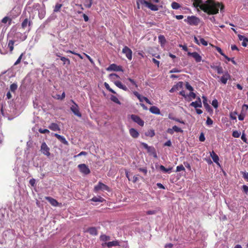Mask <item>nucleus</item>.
Returning a JSON list of instances; mask_svg holds the SVG:
<instances>
[{"mask_svg":"<svg viewBox=\"0 0 248 248\" xmlns=\"http://www.w3.org/2000/svg\"><path fill=\"white\" fill-rule=\"evenodd\" d=\"M193 4L195 7H199L208 15H216L218 13L219 9L221 12L224 9L222 3L216 2L214 0H207L205 3H203L202 0H194Z\"/></svg>","mask_w":248,"mask_h":248,"instance_id":"f257e3e1","label":"nucleus"},{"mask_svg":"<svg viewBox=\"0 0 248 248\" xmlns=\"http://www.w3.org/2000/svg\"><path fill=\"white\" fill-rule=\"evenodd\" d=\"M184 21L192 26H197L200 22V19L194 16H188L187 19H185Z\"/></svg>","mask_w":248,"mask_h":248,"instance_id":"f03ea898","label":"nucleus"},{"mask_svg":"<svg viewBox=\"0 0 248 248\" xmlns=\"http://www.w3.org/2000/svg\"><path fill=\"white\" fill-rule=\"evenodd\" d=\"M71 102L73 104V105L70 107L71 110L73 112V113L78 117H81L82 114L79 111V109L78 105L76 103V102L73 100H71Z\"/></svg>","mask_w":248,"mask_h":248,"instance_id":"7ed1b4c3","label":"nucleus"},{"mask_svg":"<svg viewBox=\"0 0 248 248\" xmlns=\"http://www.w3.org/2000/svg\"><path fill=\"white\" fill-rule=\"evenodd\" d=\"M142 146L147 150V152L151 155H153L154 157H157V155L155 148L153 146H149L147 144L144 142L141 143Z\"/></svg>","mask_w":248,"mask_h":248,"instance_id":"20e7f679","label":"nucleus"},{"mask_svg":"<svg viewBox=\"0 0 248 248\" xmlns=\"http://www.w3.org/2000/svg\"><path fill=\"white\" fill-rule=\"evenodd\" d=\"M140 3L142 4H145L146 7L154 11H156L158 10V6L156 5L153 4L150 2L145 0H140Z\"/></svg>","mask_w":248,"mask_h":248,"instance_id":"39448f33","label":"nucleus"},{"mask_svg":"<svg viewBox=\"0 0 248 248\" xmlns=\"http://www.w3.org/2000/svg\"><path fill=\"white\" fill-rule=\"evenodd\" d=\"M122 52L125 55V56L129 60H131L132 58V51L127 46H124L122 50Z\"/></svg>","mask_w":248,"mask_h":248,"instance_id":"423d86ee","label":"nucleus"},{"mask_svg":"<svg viewBox=\"0 0 248 248\" xmlns=\"http://www.w3.org/2000/svg\"><path fill=\"white\" fill-rule=\"evenodd\" d=\"M131 119L135 123L138 124L139 125L143 126L144 124V122L138 115L132 114L131 115Z\"/></svg>","mask_w":248,"mask_h":248,"instance_id":"0eeeda50","label":"nucleus"},{"mask_svg":"<svg viewBox=\"0 0 248 248\" xmlns=\"http://www.w3.org/2000/svg\"><path fill=\"white\" fill-rule=\"evenodd\" d=\"M41 151L44 155H46L47 156L50 155L49 148L45 142H43L41 144Z\"/></svg>","mask_w":248,"mask_h":248,"instance_id":"6e6552de","label":"nucleus"},{"mask_svg":"<svg viewBox=\"0 0 248 248\" xmlns=\"http://www.w3.org/2000/svg\"><path fill=\"white\" fill-rule=\"evenodd\" d=\"M108 189V186L101 182H99L98 184L94 187V191L95 192H98L100 190H107Z\"/></svg>","mask_w":248,"mask_h":248,"instance_id":"1a4fd4ad","label":"nucleus"},{"mask_svg":"<svg viewBox=\"0 0 248 248\" xmlns=\"http://www.w3.org/2000/svg\"><path fill=\"white\" fill-rule=\"evenodd\" d=\"M187 55L192 57L197 62H199L202 61V57L197 52L187 53Z\"/></svg>","mask_w":248,"mask_h":248,"instance_id":"9d476101","label":"nucleus"},{"mask_svg":"<svg viewBox=\"0 0 248 248\" xmlns=\"http://www.w3.org/2000/svg\"><path fill=\"white\" fill-rule=\"evenodd\" d=\"M126 175L128 179L133 183H135L138 180L139 177L137 176L133 175L131 173V171H126Z\"/></svg>","mask_w":248,"mask_h":248,"instance_id":"9b49d317","label":"nucleus"},{"mask_svg":"<svg viewBox=\"0 0 248 248\" xmlns=\"http://www.w3.org/2000/svg\"><path fill=\"white\" fill-rule=\"evenodd\" d=\"M231 78V76L228 72H226L220 78V81L223 84H226L229 79Z\"/></svg>","mask_w":248,"mask_h":248,"instance_id":"f8f14e48","label":"nucleus"},{"mask_svg":"<svg viewBox=\"0 0 248 248\" xmlns=\"http://www.w3.org/2000/svg\"><path fill=\"white\" fill-rule=\"evenodd\" d=\"M109 71H123V70L121 66L113 63L109 65Z\"/></svg>","mask_w":248,"mask_h":248,"instance_id":"ddd939ff","label":"nucleus"},{"mask_svg":"<svg viewBox=\"0 0 248 248\" xmlns=\"http://www.w3.org/2000/svg\"><path fill=\"white\" fill-rule=\"evenodd\" d=\"M108 237L105 235H102L100 236V240L103 242L102 243V246L105 248L106 247H108Z\"/></svg>","mask_w":248,"mask_h":248,"instance_id":"4468645a","label":"nucleus"},{"mask_svg":"<svg viewBox=\"0 0 248 248\" xmlns=\"http://www.w3.org/2000/svg\"><path fill=\"white\" fill-rule=\"evenodd\" d=\"M54 136L56 137L63 144L67 145L68 144V141L66 140L65 138L58 134L55 133Z\"/></svg>","mask_w":248,"mask_h":248,"instance_id":"2eb2a0df","label":"nucleus"},{"mask_svg":"<svg viewBox=\"0 0 248 248\" xmlns=\"http://www.w3.org/2000/svg\"><path fill=\"white\" fill-rule=\"evenodd\" d=\"M210 156L212 157L213 160L214 162L217 163L218 165H219V157L218 155L215 153V152L214 151H212L210 153Z\"/></svg>","mask_w":248,"mask_h":248,"instance_id":"dca6fc26","label":"nucleus"},{"mask_svg":"<svg viewBox=\"0 0 248 248\" xmlns=\"http://www.w3.org/2000/svg\"><path fill=\"white\" fill-rule=\"evenodd\" d=\"M190 106L194 107L195 108H197L198 107L201 108L202 106L201 100L200 97H198L197 100L195 102H192L190 104Z\"/></svg>","mask_w":248,"mask_h":248,"instance_id":"f3484780","label":"nucleus"},{"mask_svg":"<svg viewBox=\"0 0 248 248\" xmlns=\"http://www.w3.org/2000/svg\"><path fill=\"white\" fill-rule=\"evenodd\" d=\"M45 199L49 202V203L53 206H57L58 205V202L54 199L50 197H46Z\"/></svg>","mask_w":248,"mask_h":248,"instance_id":"a211bd4d","label":"nucleus"},{"mask_svg":"<svg viewBox=\"0 0 248 248\" xmlns=\"http://www.w3.org/2000/svg\"><path fill=\"white\" fill-rule=\"evenodd\" d=\"M129 133L133 138H137L139 136V133L135 128H131L129 129Z\"/></svg>","mask_w":248,"mask_h":248,"instance_id":"6ab92c4d","label":"nucleus"},{"mask_svg":"<svg viewBox=\"0 0 248 248\" xmlns=\"http://www.w3.org/2000/svg\"><path fill=\"white\" fill-rule=\"evenodd\" d=\"M48 128L50 130H51L52 131H60V128L59 126L58 125V124H57L54 123H51L48 126Z\"/></svg>","mask_w":248,"mask_h":248,"instance_id":"aec40b11","label":"nucleus"},{"mask_svg":"<svg viewBox=\"0 0 248 248\" xmlns=\"http://www.w3.org/2000/svg\"><path fill=\"white\" fill-rule=\"evenodd\" d=\"M56 56L60 58L61 60L63 62V65H69L70 64V61L69 59L66 58L65 57L60 56V54L59 53H57Z\"/></svg>","mask_w":248,"mask_h":248,"instance_id":"412c9836","label":"nucleus"},{"mask_svg":"<svg viewBox=\"0 0 248 248\" xmlns=\"http://www.w3.org/2000/svg\"><path fill=\"white\" fill-rule=\"evenodd\" d=\"M115 85L125 91H128V88L124 85H123L120 81H116L114 82Z\"/></svg>","mask_w":248,"mask_h":248,"instance_id":"4be33fe9","label":"nucleus"},{"mask_svg":"<svg viewBox=\"0 0 248 248\" xmlns=\"http://www.w3.org/2000/svg\"><path fill=\"white\" fill-rule=\"evenodd\" d=\"M202 98L204 107H205L207 111L210 112V111L212 110V109L211 108L210 105L207 103V100L206 97L203 96H202Z\"/></svg>","mask_w":248,"mask_h":248,"instance_id":"5701e85b","label":"nucleus"},{"mask_svg":"<svg viewBox=\"0 0 248 248\" xmlns=\"http://www.w3.org/2000/svg\"><path fill=\"white\" fill-rule=\"evenodd\" d=\"M211 67L214 69L215 70L217 71V73L219 74H222L223 73V68L222 67L219 65V66H217V65H211Z\"/></svg>","mask_w":248,"mask_h":248,"instance_id":"b1692460","label":"nucleus"},{"mask_svg":"<svg viewBox=\"0 0 248 248\" xmlns=\"http://www.w3.org/2000/svg\"><path fill=\"white\" fill-rule=\"evenodd\" d=\"M150 111L155 114H160V109L156 106H152L151 107L150 109Z\"/></svg>","mask_w":248,"mask_h":248,"instance_id":"393cba45","label":"nucleus"},{"mask_svg":"<svg viewBox=\"0 0 248 248\" xmlns=\"http://www.w3.org/2000/svg\"><path fill=\"white\" fill-rule=\"evenodd\" d=\"M15 41L14 40H9L8 43V47L9 48V50L11 53H12V51L14 49V46L15 44Z\"/></svg>","mask_w":248,"mask_h":248,"instance_id":"a878e982","label":"nucleus"},{"mask_svg":"<svg viewBox=\"0 0 248 248\" xmlns=\"http://www.w3.org/2000/svg\"><path fill=\"white\" fill-rule=\"evenodd\" d=\"M87 232L91 235H96L97 234V231L95 227H91L87 230Z\"/></svg>","mask_w":248,"mask_h":248,"instance_id":"bb28decb","label":"nucleus"},{"mask_svg":"<svg viewBox=\"0 0 248 248\" xmlns=\"http://www.w3.org/2000/svg\"><path fill=\"white\" fill-rule=\"evenodd\" d=\"M158 41L161 45H164L166 43V39L165 36L163 35L158 36Z\"/></svg>","mask_w":248,"mask_h":248,"instance_id":"cd10ccee","label":"nucleus"},{"mask_svg":"<svg viewBox=\"0 0 248 248\" xmlns=\"http://www.w3.org/2000/svg\"><path fill=\"white\" fill-rule=\"evenodd\" d=\"M31 24V22L30 21H29L28 18H26L22 22V23L21 24V26H22V28L25 29L27 27L28 24L29 26H30Z\"/></svg>","mask_w":248,"mask_h":248,"instance_id":"c85d7f7f","label":"nucleus"},{"mask_svg":"<svg viewBox=\"0 0 248 248\" xmlns=\"http://www.w3.org/2000/svg\"><path fill=\"white\" fill-rule=\"evenodd\" d=\"M171 7L173 9L177 10L181 7V5L179 3L175 1H173L171 3Z\"/></svg>","mask_w":248,"mask_h":248,"instance_id":"c756f323","label":"nucleus"},{"mask_svg":"<svg viewBox=\"0 0 248 248\" xmlns=\"http://www.w3.org/2000/svg\"><path fill=\"white\" fill-rule=\"evenodd\" d=\"M78 168L80 170H90L88 166L85 164H81L78 165Z\"/></svg>","mask_w":248,"mask_h":248,"instance_id":"7c9ffc66","label":"nucleus"},{"mask_svg":"<svg viewBox=\"0 0 248 248\" xmlns=\"http://www.w3.org/2000/svg\"><path fill=\"white\" fill-rule=\"evenodd\" d=\"M93 4V0H85L84 5L87 8H90Z\"/></svg>","mask_w":248,"mask_h":248,"instance_id":"2f4dec72","label":"nucleus"},{"mask_svg":"<svg viewBox=\"0 0 248 248\" xmlns=\"http://www.w3.org/2000/svg\"><path fill=\"white\" fill-rule=\"evenodd\" d=\"M91 201L94 202H103L104 201V199L101 197H94Z\"/></svg>","mask_w":248,"mask_h":248,"instance_id":"473e14b6","label":"nucleus"},{"mask_svg":"<svg viewBox=\"0 0 248 248\" xmlns=\"http://www.w3.org/2000/svg\"><path fill=\"white\" fill-rule=\"evenodd\" d=\"M176 91H178L182 89L183 87V83L182 81L178 82L174 86Z\"/></svg>","mask_w":248,"mask_h":248,"instance_id":"72a5a7b5","label":"nucleus"},{"mask_svg":"<svg viewBox=\"0 0 248 248\" xmlns=\"http://www.w3.org/2000/svg\"><path fill=\"white\" fill-rule=\"evenodd\" d=\"M62 6V4L57 3L54 8L53 12L54 13L60 12Z\"/></svg>","mask_w":248,"mask_h":248,"instance_id":"f704fd0d","label":"nucleus"},{"mask_svg":"<svg viewBox=\"0 0 248 248\" xmlns=\"http://www.w3.org/2000/svg\"><path fill=\"white\" fill-rule=\"evenodd\" d=\"M64 51L67 53H71V54L77 55L79 57L80 59H83L82 56L80 54L74 51H72L71 50H65Z\"/></svg>","mask_w":248,"mask_h":248,"instance_id":"c9c22d12","label":"nucleus"},{"mask_svg":"<svg viewBox=\"0 0 248 248\" xmlns=\"http://www.w3.org/2000/svg\"><path fill=\"white\" fill-rule=\"evenodd\" d=\"M110 99L114 102L118 104H120L121 103L120 102V101L119 100L118 98L114 96V95H111V96L110 97Z\"/></svg>","mask_w":248,"mask_h":248,"instance_id":"e433bc0d","label":"nucleus"},{"mask_svg":"<svg viewBox=\"0 0 248 248\" xmlns=\"http://www.w3.org/2000/svg\"><path fill=\"white\" fill-rule=\"evenodd\" d=\"M211 46L213 47H215L216 48V49L217 51V52L219 53H220L222 56L224 55V53L223 52V51L220 47L217 46H215L213 45H211Z\"/></svg>","mask_w":248,"mask_h":248,"instance_id":"4c0bfd02","label":"nucleus"},{"mask_svg":"<svg viewBox=\"0 0 248 248\" xmlns=\"http://www.w3.org/2000/svg\"><path fill=\"white\" fill-rule=\"evenodd\" d=\"M8 21H9V24L10 25L12 21L11 19L8 16H5L2 19L1 22L3 23H6Z\"/></svg>","mask_w":248,"mask_h":248,"instance_id":"58836bf2","label":"nucleus"},{"mask_svg":"<svg viewBox=\"0 0 248 248\" xmlns=\"http://www.w3.org/2000/svg\"><path fill=\"white\" fill-rule=\"evenodd\" d=\"M174 131H175L176 132H180L182 133L183 132V130L180 127L177 126L176 125H174L172 127Z\"/></svg>","mask_w":248,"mask_h":248,"instance_id":"ea45409f","label":"nucleus"},{"mask_svg":"<svg viewBox=\"0 0 248 248\" xmlns=\"http://www.w3.org/2000/svg\"><path fill=\"white\" fill-rule=\"evenodd\" d=\"M17 86L16 84L13 83L10 86V90L12 92H14L17 89Z\"/></svg>","mask_w":248,"mask_h":248,"instance_id":"a19ab883","label":"nucleus"},{"mask_svg":"<svg viewBox=\"0 0 248 248\" xmlns=\"http://www.w3.org/2000/svg\"><path fill=\"white\" fill-rule=\"evenodd\" d=\"M238 37L240 41H244V42H245V41L248 42V38H247L243 35L239 34V35H238Z\"/></svg>","mask_w":248,"mask_h":248,"instance_id":"79ce46f5","label":"nucleus"},{"mask_svg":"<svg viewBox=\"0 0 248 248\" xmlns=\"http://www.w3.org/2000/svg\"><path fill=\"white\" fill-rule=\"evenodd\" d=\"M119 245V242L118 241H113L109 242V247L112 246H116Z\"/></svg>","mask_w":248,"mask_h":248,"instance_id":"37998d69","label":"nucleus"},{"mask_svg":"<svg viewBox=\"0 0 248 248\" xmlns=\"http://www.w3.org/2000/svg\"><path fill=\"white\" fill-rule=\"evenodd\" d=\"M200 43L202 44L204 46H207L208 45V43L206 41H205L203 38H201L200 39Z\"/></svg>","mask_w":248,"mask_h":248,"instance_id":"c03bdc74","label":"nucleus"},{"mask_svg":"<svg viewBox=\"0 0 248 248\" xmlns=\"http://www.w3.org/2000/svg\"><path fill=\"white\" fill-rule=\"evenodd\" d=\"M232 136L234 138H239L240 136V133L237 131H234L232 132Z\"/></svg>","mask_w":248,"mask_h":248,"instance_id":"a18cd8bd","label":"nucleus"},{"mask_svg":"<svg viewBox=\"0 0 248 248\" xmlns=\"http://www.w3.org/2000/svg\"><path fill=\"white\" fill-rule=\"evenodd\" d=\"M38 131L41 134H46L49 133V131L47 129L40 128Z\"/></svg>","mask_w":248,"mask_h":248,"instance_id":"49530a36","label":"nucleus"},{"mask_svg":"<svg viewBox=\"0 0 248 248\" xmlns=\"http://www.w3.org/2000/svg\"><path fill=\"white\" fill-rule=\"evenodd\" d=\"M23 56V53H22L20 56L18 57V58L17 59V60H16V61L15 62L14 65H17L18 64H19L20 62H21V60L22 58V57Z\"/></svg>","mask_w":248,"mask_h":248,"instance_id":"de8ad7c7","label":"nucleus"},{"mask_svg":"<svg viewBox=\"0 0 248 248\" xmlns=\"http://www.w3.org/2000/svg\"><path fill=\"white\" fill-rule=\"evenodd\" d=\"M212 105L215 108H217L218 106L217 100L216 99L213 100L212 101Z\"/></svg>","mask_w":248,"mask_h":248,"instance_id":"09e8293b","label":"nucleus"},{"mask_svg":"<svg viewBox=\"0 0 248 248\" xmlns=\"http://www.w3.org/2000/svg\"><path fill=\"white\" fill-rule=\"evenodd\" d=\"M205 140V138L204 134L203 133H201L199 137V140L203 142Z\"/></svg>","mask_w":248,"mask_h":248,"instance_id":"8fccbe9b","label":"nucleus"},{"mask_svg":"<svg viewBox=\"0 0 248 248\" xmlns=\"http://www.w3.org/2000/svg\"><path fill=\"white\" fill-rule=\"evenodd\" d=\"M186 87L187 90L191 92L193 91V87L188 82L186 83Z\"/></svg>","mask_w":248,"mask_h":248,"instance_id":"3c124183","label":"nucleus"},{"mask_svg":"<svg viewBox=\"0 0 248 248\" xmlns=\"http://www.w3.org/2000/svg\"><path fill=\"white\" fill-rule=\"evenodd\" d=\"M134 94L139 99L140 101H141V95L137 92L135 91L133 92Z\"/></svg>","mask_w":248,"mask_h":248,"instance_id":"603ef678","label":"nucleus"},{"mask_svg":"<svg viewBox=\"0 0 248 248\" xmlns=\"http://www.w3.org/2000/svg\"><path fill=\"white\" fill-rule=\"evenodd\" d=\"M237 114L236 112L234 113H231L230 114V118L232 120H235L236 119L235 115Z\"/></svg>","mask_w":248,"mask_h":248,"instance_id":"864d4df0","label":"nucleus"},{"mask_svg":"<svg viewBox=\"0 0 248 248\" xmlns=\"http://www.w3.org/2000/svg\"><path fill=\"white\" fill-rule=\"evenodd\" d=\"M242 188L243 191L248 195V186L246 185H243Z\"/></svg>","mask_w":248,"mask_h":248,"instance_id":"5fc2aeb1","label":"nucleus"},{"mask_svg":"<svg viewBox=\"0 0 248 248\" xmlns=\"http://www.w3.org/2000/svg\"><path fill=\"white\" fill-rule=\"evenodd\" d=\"M109 78L111 79H115V78H119V77L115 74H109Z\"/></svg>","mask_w":248,"mask_h":248,"instance_id":"6e6d98bb","label":"nucleus"},{"mask_svg":"<svg viewBox=\"0 0 248 248\" xmlns=\"http://www.w3.org/2000/svg\"><path fill=\"white\" fill-rule=\"evenodd\" d=\"M213 122L212 120L210 117H208L207 121H206L207 124L211 125L213 124Z\"/></svg>","mask_w":248,"mask_h":248,"instance_id":"4d7b16f0","label":"nucleus"},{"mask_svg":"<svg viewBox=\"0 0 248 248\" xmlns=\"http://www.w3.org/2000/svg\"><path fill=\"white\" fill-rule=\"evenodd\" d=\"M127 79L133 84L136 87H138L137 84H136V82L131 78H128Z\"/></svg>","mask_w":248,"mask_h":248,"instance_id":"13d9d810","label":"nucleus"},{"mask_svg":"<svg viewBox=\"0 0 248 248\" xmlns=\"http://www.w3.org/2000/svg\"><path fill=\"white\" fill-rule=\"evenodd\" d=\"M181 72V70H178V69L177 68H173L172 70H171L170 71V73H179Z\"/></svg>","mask_w":248,"mask_h":248,"instance_id":"bf43d9fd","label":"nucleus"},{"mask_svg":"<svg viewBox=\"0 0 248 248\" xmlns=\"http://www.w3.org/2000/svg\"><path fill=\"white\" fill-rule=\"evenodd\" d=\"M152 61L155 64H156L157 67H158L159 66V62L158 61V60H156L155 59V58H153L152 59Z\"/></svg>","mask_w":248,"mask_h":248,"instance_id":"052dcab7","label":"nucleus"},{"mask_svg":"<svg viewBox=\"0 0 248 248\" xmlns=\"http://www.w3.org/2000/svg\"><path fill=\"white\" fill-rule=\"evenodd\" d=\"M45 14V11L44 10H43L41 13L40 12L39 13V17L40 18H43L44 17Z\"/></svg>","mask_w":248,"mask_h":248,"instance_id":"680f3d73","label":"nucleus"},{"mask_svg":"<svg viewBox=\"0 0 248 248\" xmlns=\"http://www.w3.org/2000/svg\"><path fill=\"white\" fill-rule=\"evenodd\" d=\"M29 183L32 186H34L35 184V180L34 179H31L30 180Z\"/></svg>","mask_w":248,"mask_h":248,"instance_id":"e2e57ef3","label":"nucleus"},{"mask_svg":"<svg viewBox=\"0 0 248 248\" xmlns=\"http://www.w3.org/2000/svg\"><path fill=\"white\" fill-rule=\"evenodd\" d=\"M189 96L190 97H191L192 98H193V99H195L196 98V94L193 93L192 91H191L190 93H189Z\"/></svg>","mask_w":248,"mask_h":248,"instance_id":"0e129e2a","label":"nucleus"},{"mask_svg":"<svg viewBox=\"0 0 248 248\" xmlns=\"http://www.w3.org/2000/svg\"><path fill=\"white\" fill-rule=\"evenodd\" d=\"M231 49L232 50H237L238 51L239 50V49L237 47V46L235 45H232L231 46Z\"/></svg>","mask_w":248,"mask_h":248,"instance_id":"69168bd1","label":"nucleus"},{"mask_svg":"<svg viewBox=\"0 0 248 248\" xmlns=\"http://www.w3.org/2000/svg\"><path fill=\"white\" fill-rule=\"evenodd\" d=\"M173 244L171 243L166 244L165 246V248H172Z\"/></svg>","mask_w":248,"mask_h":248,"instance_id":"338daca9","label":"nucleus"},{"mask_svg":"<svg viewBox=\"0 0 248 248\" xmlns=\"http://www.w3.org/2000/svg\"><path fill=\"white\" fill-rule=\"evenodd\" d=\"M243 177L248 182V172H244Z\"/></svg>","mask_w":248,"mask_h":248,"instance_id":"774afa93","label":"nucleus"}]
</instances>
